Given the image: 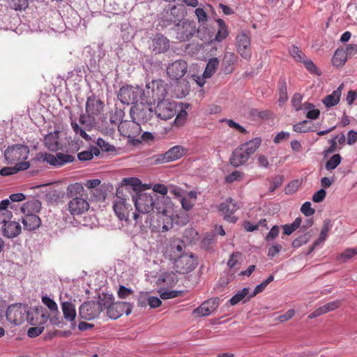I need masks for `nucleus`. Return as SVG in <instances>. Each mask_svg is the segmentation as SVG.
Returning a JSON list of instances; mask_svg holds the SVG:
<instances>
[{
  "label": "nucleus",
  "instance_id": "nucleus-11",
  "mask_svg": "<svg viewBox=\"0 0 357 357\" xmlns=\"http://www.w3.org/2000/svg\"><path fill=\"white\" fill-rule=\"evenodd\" d=\"M142 92L139 87L124 86L120 89L118 98L123 104H137L139 100H142Z\"/></svg>",
  "mask_w": 357,
  "mask_h": 357
},
{
  "label": "nucleus",
  "instance_id": "nucleus-32",
  "mask_svg": "<svg viewBox=\"0 0 357 357\" xmlns=\"http://www.w3.org/2000/svg\"><path fill=\"white\" fill-rule=\"evenodd\" d=\"M347 61V52L344 49H337L332 58L333 65L336 67H342Z\"/></svg>",
  "mask_w": 357,
  "mask_h": 357
},
{
  "label": "nucleus",
  "instance_id": "nucleus-42",
  "mask_svg": "<svg viewBox=\"0 0 357 357\" xmlns=\"http://www.w3.org/2000/svg\"><path fill=\"white\" fill-rule=\"evenodd\" d=\"M279 99L280 103H284L287 100V83L284 78H281L279 81Z\"/></svg>",
  "mask_w": 357,
  "mask_h": 357
},
{
  "label": "nucleus",
  "instance_id": "nucleus-19",
  "mask_svg": "<svg viewBox=\"0 0 357 357\" xmlns=\"http://www.w3.org/2000/svg\"><path fill=\"white\" fill-rule=\"evenodd\" d=\"M1 234L8 238H14L22 232V227L18 222L2 220Z\"/></svg>",
  "mask_w": 357,
  "mask_h": 357
},
{
  "label": "nucleus",
  "instance_id": "nucleus-35",
  "mask_svg": "<svg viewBox=\"0 0 357 357\" xmlns=\"http://www.w3.org/2000/svg\"><path fill=\"white\" fill-rule=\"evenodd\" d=\"M340 90H335L331 94H329L324 98L323 103L326 107L335 106L340 102Z\"/></svg>",
  "mask_w": 357,
  "mask_h": 357
},
{
  "label": "nucleus",
  "instance_id": "nucleus-29",
  "mask_svg": "<svg viewBox=\"0 0 357 357\" xmlns=\"http://www.w3.org/2000/svg\"><path fill=\"white\" fill-rule=\"evenodd\" d=\"M41 208V203L38 199H33L24 203L20 208L22 213L26 214H36Z\"/></svg>",
  "mask_w": 357,
  "mask_h": 357
},
{
  "label": "nucleus",
  "instance_id": "nucleus-24",
  "mask_svg": "<svg viewBox=\"0 0 357 357\" xmlns=\"http://www.w3.org/2000/svg\"><path fill=\"white\" fill-rule=\"evenodd\" d=\"M218 305L219 302L217 298L210 299L195 309L193 314L199 316H208L217 309Z\"/></svg>",
  "mask_w": 357,
  "mask_h": 357
},
{
  "label": "nucleus",
  "instance_id": "nucleus-33",
  "mask_svg": "<svg viewBox=\"0 0 357 357\" xmlns=\"http://www.w3.org/2000/svg\"><path fill=\"white\" fill-rule=\"evenodd\" d=\"M248 114L252 120H266L273 116V113L270 110H259L255 108L250 109Z\"/></svg>",
  "mask_w": 357,
  "mask_h": 357
},
{
  "label": "nucleus",
  "instance_id": "nucleus-57",
  "mask_svg": "<svg viewBox=\"0 0 357 357\" xmlns=\"http://www.w3.org/2000/svg\"><path fill=\"white\" fill-rule=\"evenodd\" d=\"M71 126L76 134H79L80 137L86 140L91 139V137L86 132V131L83 129L82 127H80L76 122L73 121L71 123Z\"/></svg>",
  "mask_w": 357,
  "mask_h": 357
},
{
  "label": "nucleus",
  "instance_id": "nucleus-37",
  "mask_svg": "<svg viewBox=\"0 0 357 357\" xmlns=\"http://www.w3.org/2000/svg\"><path fill=\"white\" fill-rule=\"evenodd\" d=\"M217 23L218 24L219 29L215 36L214 40L217 42H221L228 36L227 27L225 21L222 19H218L217 20Z\"/></svg>",
  "mask_w": 357,
  "mask_h": 357
},
{
  "label": "nucleus",
  "instance_id": "nucleus-64",
  "mask_svg": "<svg viewBox=\"0 0 357 357\" xmlns=\"http://www.w3.org/2000/svg\"><path fill=\"white\" fill-rule=\"evenodd\" d=\"M326 195V191L324 189H320L313 195L312 201L315 203H319L324 199Z\"/></svg>",
  "mask_w": 357,
  "mask_h": 357
},
{
  "label": "nucleus",
  "instance_id": "nucleus-20",
  "mask_svg": "<svg viewBox=\"0 0 357 357\" xmlns=\"http://www.w3.org/2000/svg\"><path fill=\"white\" fill-rule=\"evenodd\" d=\"M89 204L87 201L82 197H76L68 203V208L73 215H80L87 211Z\"/></svg>",
  "mask_w": 357,
  "mask_h": 357
},
{
  "label": "nucleus",
  "instance_id": "nucleus-53",
  "mask_svg": "<svg viewBox=\"0 0 357 357\" xmlns=\"http://www.w3.org/2000/svg\"><path fill=\"white\" fill-rule=\"evenodd\" d=\"M9 6L15 10H24L28 7V0H9Z\"/></svg>",
  "mask_w": 357,
  "mask_h": 357
},
{
  "label": "nucleus",
  "instance_id": "nucleus-3",
  "mask_svg": "<svg viewBox=\"0 0 357 357\" xmlns=\"http://www.w3.org/2000/svg\"><path fill=\"white\" fill-rule=\"evenodd\" d=\"M261 144L260 137L253 138L236 148L230 157L231 165L234 167H238L245 165L250 156L258 149Z\"/></svg>",
  "mask_w": 357,
  "mask_h": 357
},
{
  "label": "nucleus",
  "instance_id": "nucleus-54",
  "mask_svg": "<svg viewBox=\"0 0 357 357\" xmlns=\"http://www.w3.org/2000/svg\"><path fill=\"white\" fill-rule=\"evenodd\" d=\"M121 185L126 186H132L135 189L142 185V181L135 177L124 178L121 181Z\"/></svg>",
  "mask_w": 357,
  "mask_h": 357
},
{
  "label": "nucleus",
  "instance_id": "nucleus-21",
  "mask_svg": "<svg viewBox=\"0 0 357 357\" xmlns=\"http://www.w3.org/2000/svg\"><path fill=\"white\" fill-rule=\"evenodd\" d=\"M25 195L22 193H15L12 194L9 196V199H4L0 202V214L6 215L7 213V216L10 217L11 215V213L9 212L7 208H10L13 209L15 208V205L12 204V202H19L25 199Z\"/></svg>",
  "mask_w": 357,
  "mask_h": 357
},
{
  "label": "nucleus",
  "instance_id": "nucleus-12",
  "mask_svg": "<svg viewBox=\"0 0 357 357\" xmlns=\"http://www.w3.org/2000/svg\"><path fill=\"white\" fill-rule=\"evenodd\" d=\"M155 114L161 120L167 121L173 118L176 114V102L168 99L156 102Z\"/></svg>",
  "mask_w": 357,
  "mask_h": 357
},
{
  "label": "nucleus",
  "instance_id": "nucleus-46",
  "mask_svg": "<svg viewBox=\"0 0 357 357\" xmlns=\"http://www.w3.org/2000/svg\"><path fill=\"white\" fill-rule=\"evenodd\" d=\"M341 160L340 155L335 154L326 162L325 167L328 171H332L340 164Z\"/></svg>",
  "mask_w": 357,
  "mask_h": 357
},
{
  "label": "nucleus",
  "instance_id": "nucleus-1",
  "mask_svg": "<svg viewBox=\"0 0 357 357\" xmlns=\"http://www.w3.org/2000/svg\"><path fill=\"white\" fill-rule=\"evenodd\" d=\"M149 105L142 102L131 107L130 116L132 121H123L118 126V130L122 135L128 138L133 137L134 132L129 131L128 129L132 128L138 131L141 123H146L151 119L153 112Z\"/></svg>",
  "mask_w": 357,
  "mask_h": 357
},
{
  "label": "nucleus",
  "instance_id": "nucleus-27",
  "mask_svg": "<svg viewBox=\"0 0 357 357\" xmlns=\"http://www.w3.org/2000/svg\"><path fill=\"white\" fill-rule=\"evenodd\" d=\"M169 48V40L162 35L157 36L153 43V52L157 54L167 52Z\"/></svg>",
  "mask_w": 357,
  "mask_h": 357
},
{
  "label": "nucleus",
  "instance_id": "nucleus-17",
  "mask_svg": "<svg viewBox=\"0 0 357 357\" xmlns=\"http://www.w3.org/2000/svg\"><path fill=\"white\" fill-rule=\"evenodd\" d=\"M237 50L240 55L245 60H250L252 52L250 49V37L244 33H241L236 36Z\"/></svg>",
  "mask_w": 357,
  "mask_h": 357
},
{
  "label": "nucleus",
  "instance_id": "nucleus-36",
  "mask_svg": "<svg viewBox=\"0 0 357 357\" xmlns=\"http://www.w3.org/2000/svg\"><path fill=\"white\" fill-rule=\"evenodd\" d=\"M219 66V60L218 58L214 57L210 59L206 64V67L204 72L203 76L204 78L211 77L216 71Z\"/></svg>",
  "mask_w": 357,
  "mask_h": 357
},
{
  "label": "nucleus",
  "instance_id": "nucleus-38",
  "mask_svg": "<svg viewBox=\"0 0 357 357\" xmlns=\"http://www.w3.org/2000/svg\"><path fill=\"white\" fill-rule=\"evenodd\" d=\"M273 275H271L267 278L266 280L261 282L259 284L257 285L252 294L248 296V298L244 301V303L246 302L247 301H249L251 298L255 296L258 294L262 292L268 286V284L273 282Z\"/></svg>",
  "mask_w": 357,
  "mask_h": 357
},
{
  "label": "nucleus",
  "instance_id": "nucleus-34",
  "mask_svg": "<svg viewBox=\"0 0 357 357\" xmlns=\"http://www.w3.org/2000/svg\"><path fill=\"white\" fill-rule=\"evenodd\" d=\"M30 167L29 162L20 163L18 166L14 167H3L0 170V174L2 176H9L17 173L19 171L26 170Z\"/></svg>",
  "mask_w": 357,
  "mask_h": 357
},
{
  "label": "nucleus",
  "instance_id": "nucleus-39",
  "mask_svg": "<svg viewBox=\"0 0 357 357\" xmlns=\"http://www.w3.org/2000/svg\"><path fill=\"white\" fill-rule=\"evenodd\" d=\"M84 192V187L81 183H75L69 185L67 188V195L69 197H77L82 195Z\"/></svg>",
  "mask_w": 357,
  "mask_h": 357
},
{
  "label": "nucleus",
  "instance_id": "nucleus-55",
  "mask_svg": "<svg viewBox=\"0 0 357 357\" xmlns=\"http://www.w3.org/2000/svg\"><path fill=\"white\" fill-rule=\"evenodd\" d=\"M221 122H225L229 128H234V130L238 131L240 133H242V134L248 133V131L246 130L245 128H244L239 123L235 122L232 119H225L221 120Z\"/></svg>",
  "mask_w": 357,
  "mask_h": 357
},
{
  "label": "nucleus",
  "instance_id": "nucleus-18",
  "mask_svg": "<svg viewBox=\"0 0 357 357\" xmlns=\"http://www.w3.org/2000/svg\"><path fill=\"white\" fill-rule=\"evenodd\" d=\"M188 64L183 60H176L167 68V73L172 79H178L183 77L187 72Z\"/></svg>",
  "mask_w": 357,
  "mask_h": 357
},
{
  "label": "nucleus",
  "instance_id": "nucleus-48",
  "mask_svg": "<svg viewBox=\"0 0 357 357\" xmlns=\"http://www.w3.org/2000/svg\"><path fill=\"white\" fill-rule=\"evenodd\" d=\"M188 117V113L185 110L181 109L176 115L174 121V126L176 128H180L184 126Z\"/></svg>",
  "mask_w": 357,
  "mask_h": 357
},
{
  "label": "nucleus",
  "instance_id": "nucleus-9",
  "mask_svg": "<svg viewBox=\"0 0 357 357\" xmlns=\"http://www.w3.org/2000/svg\"><path fill=\"white\" fill-rule=\"evenodd\" d=\"M105 307L106 303L102 301L95 302L93 301L84 303L79 307V315L85 320H92L97 317Z\"/></svg>",
  "mask_w": 357,
  "mask_h": 357
},
{
  "label": "nucleus",
  "instance_id": "nucleus-58",
  "mask_svg": "<svg viewBox=\"0 0 357 357\" xmlns=\"http://www.w3.org/2000/svg\"><path fill=\"white\" fill-rule=\"evenodd\" d=\"M181 295V291H178L165 290L163 291H160V296L162 299H164V300L176 298Z\"/></svg>",
  "mask_w": 357,
  "mask_h": 357
},
{
  "label": "nucleus",
  "instance_id": "nucleus-49",
  "mask_svg": "<svg viewBox=\"0 0 357 357\" xmlns=\"http://www.w3.org/2000/svg\"><path fill=\"white\" fill-rule=\"evenodd\" d=\"M249 293L248 288H243L242 290L239 291L237 294L233 296L230 299V304L231 305H235L241 301H242Z\"/></svg>",
  "mask_w": 357,
  "mask_h": 357
},
{
  "label": "nucleus",
  "instance_id": "nucleus-45",
  "mask_svg": "<svg viewBox=\"0 0 357 357\" xmlns=\"http://www.w3.org/2000/svg\"><path fill=\"white\" fill-rule=\"evenodd\" d=\"M178 11L179 9L176 6H172L171 9L167 11L164 15L166 17V20L169 22L174 23L176 22L177 21H180Z\"/></svg>",
  "mask_w": 357,
  "mask_h": 357
},
{
  "label": "nucleus",
  "instance_id": "nucleus-61",
  "mask_svg": "<svg viewBox=\"0 0 357 357\" xmlns=\"http://www.w3.org/2000/svg\"><path fill=\"white\" fill-rule=\"evenodd\" d=\"M308 241L309 238L307 235L301 236L293 241L292 247L295 248H299L301 245L306 244Z\"/></svg>",
  "mask_w": 357,
  "mask_h": 357
},
{
  "label": "nucleus",
  "instance_id": "nucleus-16",
  "mask_svg": "<svg viewBox=\"0 0 357 357\" xmlns=\"http://www.w3.org/2000/svg\"><path fill=\"white\" fill-rule=\"evenodd\" d=\"M43 160L54 167H61L74 161V156L63 153H56L55 155L45 153L42 156Z\"/></svg>",
  "mask_w": 357,
  "mask_h": 357
},
{
  "label": "nucleus",
  "instance_id": "nucleus-31",
  "mask_svg": "<svg viewBox=\"0 0 357 357\" xmlns=\"http://www.w3.org/2000/svg\"><path fill=\"white\" fill-rule=\"evenodd\" d=\"M61 310L64 319L68 321H73L76 317L75 306L68 301L61 303Z\"/></svg>",
  "mask_w": 357,
  "mask_h": 357
},
{
  "label": "nucleus",
  "instance_id": "nucleus-4",
  "mask_svg": "<svg viewBox=\"0 0 357 357\" xmlns=\"http://www.w3.org/2000/svg\"><path fill=\"white\" fill-rule=\"evenodd\" d=\"M167 84L162 79H153L146 84L142 96V101L148 105L155 104L165 100Z\"/></svg>",
  "mask_w": 357,
  "mask_h": 357
},
{
  "label": "nucleus",
  "instance_id": "nucleus-56",
  "mask_svg": "<svg viewBox=\"0 0 357 357\" xmlns=\"http://www.w3.org/2000/svg\"><path fill=\"white\" fill-rule=\"evenodd\" d=\"M42 302L44 305H45L50 311L59 312L57 304L54 302V300L50 298V297L45 296L42 298Z\"/></svg>",
  "mask_w": 357,
  "mask_h": 357
},
{
  "label": "nucleus",
  "instance_id": "nucleus-43",
  "mask_svg": "<svg viewBox=\"0 0 357 357\" xmlns=\"http://www.w3.org/2000/svg\"><path fill=\"white\" fill-rule=\"evenodd\" d=\"M301 223V218H296L291 224L282 225V227L283 229V234L287 236L291 235L294 231H296L300 227Z\"/></svg>",
  "mask_w": 357,
  "mask_h": 357
},
{
  "label": "nucleus",
  "instance_id": "nucleus-51",
  "mask_svg": "<svg viewBox=\"0 0 357 357\" xmlns=\"http://www.w3.org/2000/svg\"><path fill=\"white\" fill-rule=\"evenodd\" d=\"M243 176V172L235 170L225 177V182L227 183H232L235 181H242Z\"/></svg>",
  "mask_w": 357,
  "mask_h": 357
},
{
  "label": "nucleus",
  "instance_id": "nucleus-30",
  "mask_svg": "<svg viewBox=\"0 0 357 357\" xmlns=\"http://www.w3.org/2000/svg\"><path fill=\"white\" fill-rule=\"evenodd\" d=\"M177 282L178 277L176 274L172 271L161 274L158 280V284L168 287L174 286Z\"/></svg>",
  "mask_w": 357,
  "mask_h": 357
},
{
  "label": "nucleus",
  "instance_id": "nucleus-22",
  "mask_svg": "<svg viewBox=\"0 0 357 357\" xmlns=\"http://www.w3.org/2000/svg\"><path fill=\"white\" fill-rule=\"evenodd\" d=\"M103 102L95 96L87 98L86 102V112L89 116L99 115L103 110Z\"/></svg>",
  "mask_w": 357,
  "mask_h": 357
},
{
  "label": "nucleus",
  "instance_id": "nucleus-52",
  "mask_svg": "<svg viewBox=\"0 0 357 357\" xmlns=\"http://www.w3.org/2000/svg\"><path fill=\"white\" fill-rule=\"evenodd\" d=\"M91 117L89 115H81L79 117V121L85 131L91 130L94 126V120L91 119Z\"/></svg>",
  "mask_w": 357,
  "mask_h": 357
},
{
  "label": "nucleus",
  "instance_id": "nucleus-41",
  "mask_svg": "<svg viewBox=\"0 0 357 357\" xmlns=\"http://www.w3.org/2000/svg\"><path fill=\"white\" fill-rule=\"evenodd\" d=\"M356 255H357V248H347L337 257V260L341 263H344Z\"/></svg>",
  "mask_w": 357,
  "mask_h": 357
},
{
  "label": "nucleus",
  "instance_id": "nucleus-60",
  "mask_svg": "<svg viewBox=\"0 0 357 357\" xmlns=\"http://www.w3.org/2000/svg\"><path fill=\"white\" fill-rule=\"evenodd\" d=\"M195 13L198 19L199 22L205 23L207 21L208 15L203 8H196Z\"/></svg>",
  "mask_w": 357,
  "mask_h": 357
},
{
  "label": "nucleus",
  "instance_id": "nucleus-25",
  "mask_svg": "<svg viewBox=\"0 0 357 357\" xmlns=\"http://www.w3.org/2000/svg\"><path fill=\"white\" fill-rule=\"evenodd\" d=\"M24 229L28 231H33L41 225V220L36 214H26L22 218Z\"/></svg>",
  "mask_w": 357,
  "mask_h": 357
},
{
  "label": "nucleus",
  "instance_id": "nucleus-23",
  "mask_svg": "<svg viewBox=\"0 0 357 357\" xmlns=\"http://www.w3.org/2000/svg\"><path fill=\"white\" fill-rule=\"evenodd\" d=\"M185 248L186 244L183 240L178 238L172 239L167 248L170 259L174 260L175 258L178 257V256L185 254V252L184 251Z\"/></svg>",
  "mask_w": 357,
  "mask_h": 357
},
{
  "label": "nucleus",
  "instance_id": "nucleus-28",
  "mask_svg": "<svg viewBox=\"0 0 357 357\" xmlns=\"http://www.w3.org/2000/svg\"><path fill=\"white\" fill-rule=\"evenodd\" d=\"M59 132H50L45 137V146L51 151H57L61 148L59 142Z\"/></svg>",
  "mask_w": 357,
  "mask_h": 357
},
{
  "label": "nucleus",
  "instance_id": "nucleus-6",
  "mask_svg": "<svg viewBox=\"0 0 357 357\" xmlns=\"http://www.w3.org/2000/svg\"><path fill=\"white\" fill-rule=\"evenodd\" d=\"M148 216L146 218V225L144 226H147L146 229L149 227L152 231L155 232H164L169 230L172 227V218L167 215L165 213V210H162L160 211L159 208L156 211V213L153 215L152 218L149 223H148ZM146 231V229L144 232ZM144 233V231H142Z\"/></svg>",
  "mask_w": 357,
  "mask_h": 357
},
{
  "label": "nucleus",
  "instance_id": "nucleus-2",
  "mask_svg": "<svg viewBox=\"0 0 357 357\" xmlns=\"http://www.w3.org/2000/svg\"><path fill=\"white\" fill-rule=\"evenodd\" d=\"M121 191L118 189L116 191V197L113 202V209L115 214L120 220H124L128 225H133L139 228L140 231H144L147 226L142 224L143 216L140 214L130 211L132 210V206L126 198L120 196Z\"/></svg>",
  "mask_w": 357,
  "mask_h": 357
},
{
  "label": "nucleus",
  "instance_id": "nucleus-50",
  "mask_svg": "<svg viewBox=\"0 0 357 357\" xmlns=\"http://www.w3.org/2000/svg\"><path fill=\"white\" fill-rule=\"evenodd\" d=\"M289 52L296 61L301 62L305 58L304 53L296 46L290 47Z\"/></svg>",
  "mask_w": 357,
  "mask_h": 357
},
{
  "label": "nucleus",
  "instance_id": "nucleus-44",
  "mask_svg": "<svg viewBox=\"0 0 357 357\" xmlns=\"http://www.w3.org/2000/svg\"><path fill=\"white\" fill-rule=\"evenodd\" d=\"M332 228V224L330 220H325L321 228L319 238L316 240L319 243L324 242L328 236V234Z\"/></svg>",
  "mask_w": 357,
  "mask_h": 357
},
{
  "label": "nucleus",
  "instance_id": "nucleus-10",
  "mask_svg": "<svg viewBox=\"0 0 357 357\" xmlns=\"http://www.w3.org/2000/svg\"><path fill=\"white\" fill-rule=\"evenodd\" d=\"M176 38L179 41L189 40L196 31L195 23L193 21L183 20L179 21L174 26Z\"/></svg>",
  "mask_w": 357,
  "mask_h": 357
},
{
  "label": "nucleus",
  "instance_id": "nucleus-8",
  "mask_svg": "<svg viewBox=\"0 0 357 357\" xmlns=\"http://www.w3.org/2000/svg\"><path fill=\"white\" fill-rule=\"evenodd\" d=\"M174 261V268L180 274L190 273L198 264L197 257L190 252L178 256Z\"/></svg>",
  "mask_w": 357,
  "mask_h": 357
},
{
  "label": "nucleus",
  "instance_id": "nucleus-62",
  "mask_svg": "<svg viewBox=\"0 0 357 357\" xmlns=\"http://www.w3.org/2000/svg\"><path fill=\"white\" fill-rule=\"evenodd\" d=\"M44 331L43 326L31 327L27 331V335L30 337H36L40 335Z\"/></svg>",
  "mask_w": 357,
  "mask_h": 357
},
{
  "label": "nucleus",
  "instance_id": "nucleus-40",
  "mask_svg": "<svg viewBox=\"0 0 357 357\" xmlns=\"http://www.w3.org/2000/svg\"><path fill=\"white\" fill-rule=\"evenodd\" d=\"M312 123L309 121H303L293 126L294 131L299 133H305L309 131H313L312 129Z\"/></svg>",
  "mask_w": 357,
  "mask_h": 357
},
{
  "label": "nucleus",
  "instance_id": "nucleus-15",
  "mask_svg": "<svg viewBox=\"0 0 357 357\" xmlns=\"http://www.w3.org/2000/svg\"><path fill=\"white\" fill-rule=\"evenodd\" d=\"M240 208V205L231 197L226 199L219 206V211L224 215V218L229 222L235 223L238 218L234 214Z\"/></svg>",
  "mask_w": 357,
  "mask_h": 357
},
{
  "label": "nucleus",
  "instance_id": "nucleus-47",
  "mask_svg": "<svg viewBox=\"0 0 357 357\" xmlns=\"http://www.w3.org/2000/svg\"><path fill=\"white\" fill-rule=\"evenodd\" d=\"M270 183L269 191L270 192H273L277 188L280 187L284 181V177L282 175H277L270 179H268Z\"/></svg>",
  "mask_w": 357,
  "mask_h": 357
},
{
  "label": "nucleus",
  "instance_id": "nucleus-5",
  "mask_svg": "<svg viewBox=\"0 0 357 357\" xmlns=\"http://www.w3.org/2000/svg\"><path fill=\"white\" fill-rule=\"evenodd\" d=\"M135 208L142 213H149L155 208L158 209L159 199L154 193L139 192L136 198L133 199Z\"/></svg>",
  "mask_w": 357,
  "mask_h": 357
},
{
  "label": "nucleus",
  "instance_id": "nucleus-13",
  "mask_svg": "<svg viewBox=\"0 0 357 357\" xmlns=\"http://www.w3.org/2000/svg\"><path fill=\"white\" fill-rule=\"evenodd\" d=\"M26 310L22 304L10 305L6 311L7 320L15 325L22 324L26 319Z\"/></svg>",
  "mask_w": 357,
  "mask_h": 357
},
{
  "label": "nucleus",
  "instance_id": "nucleus-7",
  "mask_svg": "<svg viewBox=\"0 0 357 357\" xmlns=\"http://www.w3.org/2000/svg\"><path fill=\"white\" fill-rule=\"evenodd\" d=\"M29 154V149L23 144H15L8 146L5 152L4 156L8 164L18 166L19 164L26 162Z\"/></svg>",
  "mask_w": 357,
  "mask_h": 357
},
{
  "label": "nucleus",
  "instance_id": "nucleus-59",
  "mask_svg": "<svg viewBox=\"0 0 357 357\" xmlns=\"http://www.w3.org/2000/svg\"><path fill=\"white\" fill-rule=\"evenodd\" d=\"M301 211L307 217L312 215L315 211L311 207L310 202H305L301 208Z\"/></svg>",
  "mask_w": 357,
  "mask_h": 357
},
{
  "label": "nucleus",
  "instance_id": "nucleus-14",
  "mask_svg": "<svg viewBox=\"0 0 357 357\" xmlns=\"http://www.w3.org/2000/svg\"><path fill=\"white\" fill-rule=\"evenodd\" d=\"M108 316L113 319H116L123 314L128 315L132 310V305L127 302H116L105 305Z\"/></svg>",
  "mask_w": 357,
  "mask_h": 357
},
{
  "label": "nucleus",
  "instance_id": "nucleus-63",
  "mask_svg": "<svg viewBox=\"0 0 357 357\" xmlns=\"http://www.w3.org/2000/svg\"><path fill=\"white\" fill-rule=\"evenodd\" d=\"M301 62L303 63L305 67L308 70V71L312 73L318 74L317 68L315 66L312 60L307 59L305 57Z\"/></svg>",
  "mask_w": 357,
  "mask_h": 357
},
{
  "label": "nucleus",
  "instance_id": "nucleus-26",
  "mask_svg": "<svg viewBox=\"0 0 357 357\" xmlns=\"http://www.w3.org/2000/svg\"><path fill=\"white\" fill-rule=\"evenodd\" d=\"M185 151L182 146H174L163 154L162 160L164 162L176 160L184 155Z\"/></svg>",
  "mask_w": 357,
  "mask_h": 357
}]
</instances>
